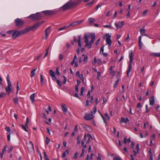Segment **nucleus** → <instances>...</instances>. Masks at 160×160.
Masks as SVG:
<instances>
[{
  "label": "nucleus",
  "mask_w": 160,
  "mask_h": 160,
  "mask_svg": "<svg viewBox=\"0 0 160 160\" xmlns=\"http://www.w3.org/2000/svg\"><path fill=\"white\" fill-rule=\"evenodd\" d=\"M37 69V68H36V69H33L32 71L31 72V75H30L31 77H32L34 76L35 73V72L36 70Z\"/></svg>",
  "instance_id": "bb28decb"
},
{
  "label": "nucleus",
  "mask_w": 160,
  "mask_h": 160,
  "mask_svg": "<svg viewBox=\"0 0 160 160\" xmlns=\"http://www.w3.org/2000/svg\"><path fill=\"white\" fill-rule=\"evenodd\" d=\"M81 1L78 0L77 1L69 0L63 5L59 8L61 11H66L68 10L71 9L76 7Z\"/></svg>",
  "instance_id": "f257e3e1"
},
{
  "label": "nucleus",
  "mask_w": 160,
  "mask_h": 160,
  "mask_svg": "<svg viewBox=\"0 0 160 160\" xmlns=\"http://www.w3.org/2000/svg\"><path fill=\"white\" fill-rule=\"evenodd\" d=\"M104 46H103L101 48L100 52V54H101L102 52V53H103L104 51Z\"/></svg>",
  "instance_id": "6e6d98bb"
},
{
  "label": "nucleus",
  "mask_w": 160,
  "mask_h": 160,
  "mask_svg": "<svg viewBox=\"0 0 160 160\" xmlns=\"http://www.w3.org/2000/svg\"><path fill=\"white\" fill-rule=\"evenodd\" d=\"M155 103V100L154 96H152L149 98V104L151 106H153Z\"/></svg>",
  "instance_id": "a211bd4d"
},
{
  "label": "nucleus",
  "mask_w": 160,
  "mask_h": 160,
  "mask_svg": "<svg viewBox=\"0 0 160 160\" xmlns=\"http://www.w3.org/2000/svg\"><path fill=\"white\" fill-rule=\"evenodd\" d=\"M14 31V30H9V31H8L7 32V33L12 34L13 33Z\"/></svg>",
  "instance_id": "8fccbe9b"
},
{
  "label": "nucleus",
  "mask_w": 160,
  "mask_h": 160,
  "mask_svg": "<svg viewBox=\"0 0 160 160\" xmlns=\"http://www.w3.org/2000/svg\"><path fill=\"white\" fill-rule=\"evenodd\" d=\"M78 153L77 152H76L74 154L73 158H74L75 159L77 158H78Z\"/></svg>",
  "instance_id": "680f3d73"
},
{
  "label": "nucleus",
  "mask_w": 160,
  "mask_h": 160,
  "mask_svg": "<svg viewBox=\"0 0 160 160\" xmlns=\"http://www.w3.org/2000/svg\"><path fill=\"white\" fill-rule=\"evenodd\" d=\"M101 74V72H97V79H99V77L100 76Z\"/></svg>",
  "instance_id": "3c124183"
},
{
  "label": "nucleus",
  "mask_w": 160,
  "mask_h": 160,
  "mask_svg": "<svg viewBox=\"0 0 160 160\" xmlns=\"http://www.w3.org/2000/svg\"><path fill=\"white\" fill-rule=\"evenodd\" d=\"M151 138L152 140H154L155 138V134H153L151 136Z\"/></svg>",
  "instance_id": "774afa93"
},
{
  "label": "nucleus",
  "mask_w": 160,
  "mask_h": 160,
  "mask_svg": "<svg viewBox=\"0 0 160 160\" xmlns=\"http://www.w3.org/2000/svg\"><path fill=\"white\" fill-rule=\"evenodd\" d=\"M35 96V93H33L32 94L30 97V99L32 102V103H33L34 102Z\"/></svg>",
  "instance_id": "5701e85b"
},
{
  "label": "nucleus",
  "mask_w": 160,
  "mask_h": 160,
  "mask_svg": "<svg viewBox=\"0 0 160 160\" xmlns=\"http://www.w3.org/2000/svg\"><path fill=\"white\" fill-rule=\"evenodd\" d=\"M51 29V27H49L47 28L45 30V37L43 38V39H46L49 33L50 32V30Z\"/></svg>",
  "instance_id": "f8f14e48"
},
{
  "label": "nucleus",
  "mask_w": 160,
  "mask_h": 160,
  "mask_svg": "<svg viewBox=\"0 0 160 160\" xmlns=\"http://www.w3.org/2000/svg\"><path fill=\"white\" fill-rule=\"evenodd\" d=\"M62 78H63L64 79L62 80V82L63 84H65L66 83L67 79L64 76H62Z\"/></svg>",
  "instance_id": "473e14b6"
},
{
  "label": "nucleus",
  "mask_w": 160,
  "mask_h": 160,
  "mask_svg": "<svg viewBox=\"0 0 160 160\" xmlns=\"http://www.w3.org/2000/svg\"><path fill=\"white\" fill-rule=\"evenodd\" d=\"M61 106L63 112L65 113H66L68 110L67 106L65 104L63 103H62L61 104Z\"/></svg>",
  "instance_id": "f3484780"
},
{
  "label": "nucleus",
  "mask_w": 160,
  "mask_h": 160,
  "mask_svg": "<svg viewBox=\"0 0 160 160\" xmlns=\"http://www.w3.org/2000/svg\"><path fill=\"white\" fill-rule=\"evenodd\" d=\"M40 82L41 83V84L42 86H43L44 85V82H43V76L42 74L40 75Z\"/></svg>",
  "instance_id": "a878e982"
},
{
  "label": "nucleus",
  "mask_w": 160,
  "mask_h": 160,
  "mask_svg": "<svg viewBox=\"0 0 160 160\" xmlns=\"http://www.w3.org/2000/svg\"><path fill=\"white\" fill-rule=\"evenodd\" d=\"M27 29H26L24 30H22L21 31L14 30L12 36V38L13 39H16L18 37L24 34L27 32L26 31Z\"/></svg>",
  "instance_id": "7ed1b4c3"
},
{
  "label": "nucleus",
  "mask_w": 160,
  "mask_h": 160,
  "mask_svg": "<svg viewBox=\"0 0 160 160\" xmlns=\"http://www.w3.org/2000/svg\"><path fill=\"white\" fill-rule=\"evenodd\" d=\"M63 58V56L61 54H60L59 56V59L60 61H62Z\"/></svg>",
  "instance_id": "c9c22d12"
},
{
  "label": "nucleus",
  "mask_w": 160,
  "mask_h": 160,
  "mask_svg": "<svg viewBox=\"0 0 160 160\" xmlns=\"http://www.w3.org/2000/svg\"><path fill=\"white\" fill-rule=\"evenodd\" d=\"M12 84L11 83H8V86L5 88L6 92L8 95L10 94V92L12 90Z\"/></svg>",
  "instance_id": "9b49d317"
},
{
  "label": "nucleus",
  "mask_w": 160,
  "mask_h": 160,
  "mask_svg": "<svg viewBox=\"0 0 160 160\" xmlns=\"http://www.w3.org/2000/svg\"><path fill=\"white\" fill-rule=\"evenodd\" d=\"M124 24V22L123 21L121 22H115V25L116 28L118 29L119 28L122 27Z\"/></svg>",
  "instance_id": "2eb2a0df"
},
{
  "label": "nucleus",
  "mask_w": 160,
  "mask_h": 160,
  "mask_svg": "<svg viewBox=\"0 0 160 160\" xmlns=\"http://www.w3.org/2000/svg\"><path fill=\"white\" fill-rule=\"evenodd\" d=\"M124 85H122V90L120 91V92L122 93H123L124 92L125 89H124Z\"/></svg>",
  "instance_id": "4d7b16f0"
},
{
  "label": "nucleus",
  "mask_w": 160,
  "mask_h": 160,
  "mask_svg": "<svg viewBox=\"0 0 160 160\" xmlns=\"http://www.w3.org/2000/svg\"><path fill=\"white\" fill-rule=\"evenodd\" d=\"M94 1V0H93L92 2L87 4L86 5V6H91L92 5L93 3V2Z\"/></svg>",
  "instance_id": "052dcab7"
},
{
  "label": "nucleus",
  "mask_w": 160,
  "mask_h": 160,
  "mask_svg": "<svg viewBox=\"0 0 160 160\" xmlns=\"http://www.w3.org/2000/svg\"><path fill=\"white\" fill-rule=\"evenodd\" d=\"M21 125V126L22 127V129L24 131H25L26 132H28V130L27 129L26 127L24 125Z\"/></svg>",
  "instance_id": "37998d69"
},
{
  "label": "nucleus",
  "mask_w": 160,
  "mask_h": 160,
  "mask_svg": "<svg viewBox=\"0 0 160 160\" xmlns=\"http://www.w3.org/2000/svg\"><path fill=\"white\" fill-rule=\"evenodd\" d=\"M78 131V126L77 125L75 126V128L74 129V131L75 132H77Z\"/></svg>",
  "instance_id": "e2e57ef3"
},
{
  "label": "nucleus",
  "mask_w": 160,
  "mask_h": 160,
  "mask_svg": "<svg viewBox=\"0 0 160 160\" xmlns=\"http://www.w3.org/2000/svg\"><path fill=\"white\" fill-rule=\"evenodd\" d=\"M77 144H80L81 142V140L79 138V136L77 137Z\"/></svg>",
  "instance_id": "c03bdc74"
},
{
  "label": "nucleus",
  "mask_w": 160,
  "mask_h": 160,
  "mask_svg": "<svg viewBox=\"0 0 160 160\" xmlns=\"http://www.w3.org/2000/svg\"><path fill=\"white\" fill-rule=\"evenodd\" d=\"M42 17L41 13L40 12H37L35 14H32L28 18H31L34 20H38Z\"/></svg>",
  "instance_id": "423d86ee"
},
{
  "label": "nucleus",
  "mask_w": 160,
  "mask_h": 160,
  "mask_svg": "<svg viewBox=\"0 0 160 160\" xmlns=\"http://www.w3.org/2000/svg\"><path fill=\"white\" fill-rule=\"evenodd\" d=\"M49 73L50 76L52 77L55 76L56 75L55 72L53 71L52 69L49 70Z\"/></svg>",
  "instance_id": "b1692460"
},
{
  "label": "nucleus",
  "mask_w": 160,
  "mask_h": 160,
  "mask_svg": "<svg viewBox=\"0 0 160 160\" xmlns=\"http://www.w3.org/2000/svg\"><path fill=\"white\" fill-rule=\"evenodd\" d=\"M117 11H116L115 12L114 15L112 16V18H114L116 17V16H117Z\"/></svg>",
  "instance_id": "69168bd1"
},
{
  "label": "nucleus",
  "mask_w": 160,
  "mask_h": 160,
  "mask_svg": "<svg viewBox=\"0 0 160 160\" xmlns=\"http://www.w3.org/2000/svg\"><path fill=\"white\" fill-rule=\"evenodd\" d=\"M7 139L8 141H10V133L8 134L7 135Z\"/></svg>",
  "instance_id": "338daca9"
},
{
  "label": "nucleus",
  "mask_w": 160,
  "mask_h": 160,
  "mask_svg": "<svg viewBox=\"0 0 160 160\" xmlns=\"http://www.w3.org/2000/svg\"><path fill=\"white\" fill-rule=\"evenodd\" d=\"M81 35L78 36V45L80 48H81L82 46L81 45Z\"/></svg>",
  "instance_id": "aec40b11"
},
{
  "label": "nucleus",
  "mask_w": 160,
  "mask_h": 160,
  "mask_svg": "<svg viewBox=\"0 0 160 160\" xmlns=\"http://www.w3.org/2000/svg\"><path fill=\"white\" fill-rule=\"evenodd\" d=\"M7 81L8 83H11V82L10 80V77L9 75H7Z\"/></svg>",
  "instance_id": "72a5a7b5"
},
{
  "label": "nucleus",
  "mask_w": 160,
  "mask_h": 160,
  "mask_svg": "<svg viewBox=\"0 0 160 160\" xmlns=\"http://www.w3.org/2000/svg\"><path fill=\"white\" fill-rule=\"evenodd\" d=\"M150 55L155 57H160V53H151L150 54Z\"/></svg>",
  "instance_id": "6ab92c4d"
},
{
  "label": "nucleus",
  "mask_w": 160,
  "mask_h": 160,
  "mask_svg": "<svg viewBox=\"0 0 160 160\" xmlns=\"http://www.w3.org/2000/svg\"><path fill=\"white\" fill-rule=\"evenodd\" d=\"M102 61L100 59H98L97 60V63L99 65H100Z\"/></svg>",
  "instance_id": "0e129e2a"
},
{
  "label": "nucleus",
  "mask_w": 160,
  "mask_h": 160,
  "mask_svg": "<svg viewBox=\"0 0 160 160\" xmlns=\"http://www.w3.org/2000/svg\"><path fill=\"white\" fill-rule=\"evenodd\" d=\"M105 36L107 37L106 39L107 44H108L109 47H110L112 43V41L110 39L111 35H110L109 33H107L106 34Z\"/></svg>",
  "instance_id": "1a4fd4ad"
},
{
  "label": "nucleus",
  "mask_w": 160,
  "mask_h": 160,
  "mask_svg": "<svg viewBox=\"0 0 160 160\" xmlns=\"http://www.w3.org/2000/svg\"><path fill=\"white\" fill-rule=\"evenodd\" d=\"M16 26L19 27L24 23V22L21 19L19 18H17L14 20Z\"/></svg>",
  "instance_id": "0eeeda50"
},
{
  "label": "nucleus",
  "mask_w": 160,
  "mask_h": 160,
  "mask_svg": "<svg viewBox=\"0 0 160 160\" xmlns=\"http://www.w3.org/2000/svg\"><path fill=\"white\" fill-rule=\"evenodd\" d=\"M113 160H122L118 156L114 157L113 158Z\"/></svg>",
  "instance_id": "58836bf2"
},
{
  "label": "nucleus",
  "mask_w": 160,
  "mask_h": 160,
  "mask_svg": "<svg viewBox=\"0 0 160 160\" xmlns=\"http://www.w3.org/2000/svg\"><path fill=\"white\" fill-rule=\"evenodd\" d=\"M69 27V26H64V27H63L59 28L58 29V31H61V30H63L65 29L66 28H68Z\"/></svg>",
  "instance_id": "c85d7f7f"
},
{
  "label": "nucleus",
  "mask_w": 160,
  "mask_h": 160,
  "mask_svg": "<svg viewBox=\"0 0 160 160\" xmlns=\"http://www.w3.org/2000/svg\"><path fill=\"white\" fill-rule=\"evenodd\" d=\"M136 148L137 151L138 152H139V146L138 144H137L136 146Z\"/></svg>",
  "instance_id": "a18cd8bd"
},
{
  "label": "nucleus",
  "mask_w": 160,
  "mask_h": 160,
  "mask_svg": "<svg viewBox=\"0 0 160 160\" xmlns=\"http://www.w3.org/2000/svg\"><path fill=\"white\" fill-rule=\"evenodd\" d=\"M91 40L89 43V35L88 33H85L84 35V42L86 43L85 45V47H87L88 49L91 48L92 47V45L93 43L95 38V33H91Z\"/></svg>",
  "instance_id": "f03ea898"
},
{
  "label": "nucleus",
  "mask_w": 160,
  "mask_h": 160,
  "mask_svg": "<svg viewBox=\"0 0 160 160\" xmlns=\"http://www.w3.org/2000/svg\"><path fill=\"white\" fill-rule=\"evenodd\" d=\"M29 123V118H26V121L25 123V126L26 127L28 128V124Z\"/></svg>",
  "instance_id": "a19ab883"
},
{
  "label": "nucleus",
  "mask_w": 160,
  "mask_h": 160,
  "mask_svg": "<svg viewBox=\"0 0 160 160\" xmlns=\"http://www.w3.org/2000/svg\"><path fill=\"white\" fill-rule=\"evenodd\" d=\"M6 96V94L4 92L0 93V98L5 97Z\"/></svg>",
  "instance_id": "cd10ccee"
},
{
  "label": "nucleus",
  "mask_w": 160,
  "mask_h": 160,
  "mask_svg": "<svg viewBox=\"0 0 160 160\" xmlns=\"http://www.w3.org/2000/svg\"><path fill=\"white\" fill-rule=\"evenodd\" d=\"M85 90V88L83 87H82L81 88V92L80 93V94L81 96H83V92Z\"/></svg>",
  "instance_id": "2f4dec72"
},
{
  "label": "nucleus",
  "mask_w": 160,
  "mask_h": 160,
  "mask_svg": "<svg viewBox=\"0 0 160 160\" xmlns=\"http://www.w3.org/2000/svg\"><path fill=\"white\" fill-rule=\"evenodd\" d=\"M57 83L58 84V85L59 86L61 87L62 86V84L61 82H60V81L59 80H57Z\"/></svg>",
  "instance_id": "09e8293b"
},
{
  "label": "nucleus",
  "mask_w": 160,
  "mask_h": 160,
  "mask_svg": "<svg viewBox=\"0 0 160 160\" xmlns=\"http://www.w3.org/2000/svg\"><path fill=\"white\" fill-rule=\"evenodd\" d=\"M140 33L142 35H143V33H145L146 32V30L144 29H142V28L141 29Z\"/></svg>",
  "instance_id": "e433bc0d"
},
{
  "label": "nucleus",
  "mask_w": 160,
  "mask_h": 160,
  "mask_svg": "<svg viewBox=\"0 0 160 160\" xmlns=\"http://www.w3.org/2000/svg\"><path fill=\"white\" fill-rule=\"evenodd\" d=\"M43 154H44V158L45 159V160H47L48 159H49L48 158V156H47V154H46V152H43Z\"/></svg>",
  "instance_id": "79ce46f5"
},
{
  "label": "nucleus",
  "mask_w": 160,
  "mask_h": 160,
  "mask_svg": "<svg viewBox=\"0 0 160 160\" xmlns=\"http://www.w3.org/2000/svg\"><path fill=\"white\" fill-rule=\"evenodd\" d=\"M57 12L58 11H56L55 10H50L44 11L42 12L45 15L49 16L54 14Z\"/></svg>",
  "instance_id": "6e6552de"
},
{
  "label": "nucleus",
  "mask_w": 160,
  "mask_h": 160,
  "mask_svg": "<svg viewBox=\"0 0 160 160\" xmlns=\"http://www.w3.org/2000/svg\"><path fill=\"white\" fill-rule=\"evenodd\" d=\"M96 105H95L94 108L92 109V111H91V113L92 114V115H93V114H95L96 112Z\"/></svg>",
  "instance_id": "393cba45"
},
{
  "label": "nucleus",
  "mask_w": 160,
  "mask_h": 160,
  "mask_svg": "<svg viewBox=\"0 0 160 160\" xmlns=\"http://www.w3.org/2000/svg\"><path fill=\"white\" fill-rule=\"evenodd\" d=\"M95 21V20L92 18H89L88 19V21L90 23H92L93 22H94Z\"/></svg>",
  "instance_id": "c756f323"
},
{
  "label": "nucleus",
  "mask_w": 160,
  "mask_h": 160,
  "mask_svg": "<svg viewBox=\"0 0 160 160\" xmlns=\"http://www.w3.org/2000/svg\"><path fill=\"white\" fill-rule=\"evenodd\" d=\"M143 43H142L141 41L139 42V46L140 49H141L143 46Z\"/></svg>",
  "instance_id": "4c0bfd02"
},
{
  "label": "nucleus",
  "mask_w": 160,
  "mask_h": 160,
  "mask_svg": "<svg viewBox=\"0 0 160 160\" xmlns=\"http://www.w3.org/2000/svg\"><path fill=\"white\" fill-rule=\"evenodd\" d=\"M129 57L130 59V61L128 63V69L127 70V75L128 77L129 76V73L131 71L132 69V63L133 60V55L132 51L129 52Z\"/></svg>",
  "instance_id": "20e7f679"
},
{
  "label": "nucleus",
  "mask_w": 160,
  "mask_h": 160,
  "mask_svg": "<svg viewBox=\"0 0 160 160\" xmlns=\"http://www.w3.org/2000/svg\"><path fill=\"white\" fill-rule=\"evenodd\" d=\"M90 91H88V93L87 94V96L88 98H89L91 97L90 95Z\"/></svg>",
  "instance_id": "bf43d9fd"
},
{
  "label": "nucleus",
  "mask_w": 160,
  "mask_h": 160,
  "mask_svg": "<svg viewBox=\"0 0 160 160\" xmlns=\"http://www.w3.org/2000/svg\"><path fill=\"white\" fill-rule=\"evenodd\" d=\"M69 154V151L67 149L66 150V151L63 152V154L62 155V158H64L66 157L67 155H68Z\"/></svg>",
  "instance_id": "4be33fe9"
},
{
  "label": "nucleus",
  "mask_w": 160,
  "mask_h": 160,
  "mask_svg": "<svg viewBox=\"0 0 160 160\" xmlns=\"http://www.w3.org/2000/svg\"><path fill=\"white\" fill-rule=\"evenodd\" d=\"M83 22V20H81L80 21H77L76 22H73L71 23L70 24L69 26V27L70 26H72L74 27L78 25H79L81 23H82Z\"/></svg>",
  "instance_id": "4468645a"
},
{
  "label": "nucleus",
  "mask_w": 160,
  "mask_h": 160,
  "mask_svg": "<svg viewBox=\"0 0 160 160\" xmlns=\"http://www.w3.org/2000/svg\"><path fill=\"white\" fill-rule=\"evenodd\" d=\"M127 142L128 143H129L130 142H131L130 138H129L127 140L126 137H124V139L123 140V143L124 144H126L127 143Z\"/></svg>",
  "instance_id": "412c9836"
},
{
  "label": "nucleus",
  "mask_w": 160,
  "mask_h": 160,
  "mask_svg": "<svg viewBox=\"0 0 160 160\" xmlns=\"http://www.w3.org/2000/svg\"><path fill=\"white\" fill-rule=\"evenodd\" d=\"M93 118L94 116L91 113L86 114L84 116V118L86 120H91Z\"/></svg>",
  "instance_id": "ddd939ff"
},
{
  "label": "nucleus",
  "mask_w": 160,
  "mask_h": 160,
  "mask_svg": "<svg viewBox=\"0 0 160 160\" xmlns=\"http://www.w3.org/2000/svg\"><path fill=\"white\" fill-rule=\"evenodd\" d=\"M88 57L87 56H86L84 58L83 61L85 62H88Z\"/></svg>",
  "instance_id": "49530a36"
},
{
  "label": "nucleus",
  "mask_w": 160,
  "mask_h": 160,
  "mask_svg": "<svg viewBox=\"0 0 160 160\" xmlns=\"http://www.w3.org/2000/svg\"><path fill=\"white\" fill-rule=\"evenodd\" d=\"M13 100L14 102V103L15 104H18V97H16L13 98Z\"/></svg>",
  "instance_id": "7c9ffc66"
},
{
  "label": "nucleus",
  "mask_w": 160,
  "mask_h": 160,
  "mask_svg": "<svg viewBox=\"0 0 160 160\" xmlns=\"http://www.w3.org/2000/svg\"><path fill=\"white\" fill-rule=\"evenodd\" d=\"M56 74L58 75V76H59L60 75V73L58 70V67L57 68H56Z\"/></svg>",
  "instance_id": "603ef678"
},
{
  "label": "nucleus",
  "mask_w": 160,
  "mask_h": 160,
  "mask_svg": "<svg viewBox=\"0 0 160 160\" xmlns=\"http://www.w3.org/2000/svg\"><path fill=\"white\" fill-rule=\"evenodd\" d=\"M43 54L41 53L39 54L36 58V59L37 60H38L42 56Z\"/></svg>",
  "instance_id": "de8ad7c7"
},
{
  "label": "nucleus",
  "mask_w": 160,
  "mask_h": 160,
  "mask_svg": "<svg viewBox=\"0 0 160 160\" xmlns=\"http://www.w3.org/2000/svg\"><path fill=\"white\" fill-rule=\"evenodd\" d=\"M119 79H118L117 80L114 82V85H113V87L114 88H116V87H117L118 83V82H119Z\"/></svg>",
  "instance_id": "f704fd0d"
},
{
  "label": "nucleus",
  "mask_w": 160,
  "mask_h": 160,
  "mask_svg": "<svg viewBox=\"0 0 160 160\" xmlns=\"http://www.w3.org/2000/svg\"><path fill=\"white\" fill-rule=\"evenodd\" d=\"M50 141V139L48 137H46L45 142H46L47 145L48 144Z\"/></svg>",
  "instance_id": "ea45409f"
},
{
  "label": "nucleus",
  "mask_w": 160,
  "mask_h": 160,
  "mask_svg": "<svg viewBox=\"0 0 160 160\" xmlns=\"http://www.w3.org/2000/svg\"><path fill=\"white\" fill-rule=\"evenodd\" d=\"M40 26V24L38 22L36 23L34 25L31 27L27 28L26 29H27L26 31L27 32H29L31 30L33 31H35Z\"/></svg>",
  "instance_id": "39448f33"
},
{
  "label": "nucleus",
  "mask_w": 160,
  "mask_h": 160,
  "mask_svg": "<svg viewBox=\"0 0 160 160\" xmlns=\"http://www.w3.org/2000/svg\"><path fill=\"white\" fill-rule=\"evenodd\" d=\"M82 127L83 128H86L89 132H91L92 131V128L91 127L87 126L85 124H81Z\"/></svg>",
  "instance_id": "dca6fc26"
},
{
  "label": "nucleus",
  "mask_w": 160,
  "mask_h": 160,
  "mask_svg": "<svg viewBox=\"0 0 160 160\" xmlns=\"http://www.w3.org/2000/svg\"><path fill=\"white\" fill-rule=\"evenodd\" d=\"M145 108L146 109V112H148L149 111V110L148 108V105L147 104L146 105Z\"/></svg>",
  "instance_id": "13d9d810"
},
{
  "label": "nucleus",
  "mask_w": 160,
  "mask_h": 160,
  "mask_svg": "<svg viewBox=\"0 0 160 160\" xmlns=\"http://www.w3.org/2000/svg\"><path fill=\"white\" fill-rule=\"evenodd\" d=\"M121 122L122 123L126 122L125 119L124 118H122L121 120Z\"/></svg>",
  "instance_id": "864d4df0"
},
{
  "label": "nucleus",
  "mask_w": 160,
  "mask_h": 160,
  "mask_svg": "<svg viewBox=\"0 0 160 160\" xmlns=\"http://www.w3.org/2000/svg\"><path fill=\"white\" fill-rule=\"evenodd\" d=\"M5 130L8 132H10V128L9 127H6L5 128Z\"/></svg>",
  "instance_id": "5fc2aeb1"
},
{
  "label": "nucleus",
  "mask_w": 160,
  "mask_h": 160,
  "mask_svg": "<svg viewBox=\"0 0 160 160\" xmlns=\"http://www.w3.org/2000/svg\"><path fill=\"white\" fill-rule=\"evenodd\" d=\"M27 147L28 150L32 152L34 150L33 145L31 141H30L29 143L27 144Z\"/></svg>",
  "instance_id": "9d476101"
}]
</instances>
